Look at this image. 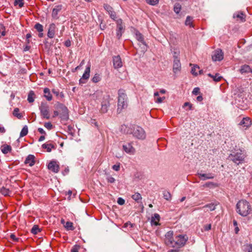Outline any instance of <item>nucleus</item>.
Wrapping results in <instances>:
<instances>
[{
	"label": "nucleus",
	"mask_w": 252,
	"mask_h": 252,
	"mask_svg": "<svg viewBox=\"0 0 252 252\" xmlns=\"http://www.w3.org/2000/svg\"><path fill=\"white\" fill-rule=\"evenodd\" d=\"M90 70H91V64H88L87 67L86 68V69L85 70V72L84 74H83V76L82 78L79 80L80 84H85L86 83V81L90 77Z\"/></svg>",
	"instance_id": "obj_8"
},
{
	"label": "nucleus",
	"mask_w": 252,
	"mask_h": 252,
	"mask_svg": "<svg viewBox=\"0 0 252 252\" xmlns=\"http://www.w3.org/2000/svg\"><path fill=\"white\" fill-rule=\"evenodd\" d=\"M64 45L65 46L68 47L71 46V41L69 40H67L64 42Z\"/></svg>",
	"instance_id": "obj_61"
},
{
	"label": "nucleus",
	"mask_w": 252,
	"mask_h": 252,
	"mask_svg": "<svg viewBox=\"0 0 252 252\" xmlns=\"http://www.w3.org/2000/svg\"><path fill=\"white\" fill-rule=\"evenodd\" d=\"M41 116L46 119H49L50 118L49 106L45 102H41L39 106Z\"/></svg>",
	"instance_id": "obj_5"
},
{
	"label": "nucleus",
	"mask_w": 252,
	"mask_h": 252,
	"mask_svg": "<svg viewBox=\"0 0 252 252\" xmlns=\"http://www.w3.org/2000/svg\"><path fill=\"white\" fill-rule=\"evenodd\" d=\"M236 210L237 212L241 216L246 217L252 211L251 206L247 200H241L237 203Z\"/></svg>",
	"instance_id": "obj_3"
},
{
	"label": "nucleus",
	"mask_w": 252,
	"mask_h": 252,
	"mask_svg": "<svg viewBox=\"0 0 252 252\" xmlns=\"http://www.w3.org/2000/svg\"><path fill=\"white\" fill-rule=\"evenodd\" d=\"M112 169L116 171H118L120 169V163H118L117 164H115L112 166Z\"/></svg>",
	"instance_id": "obj_50"
},
{
	"label": "nucleus",
	"mask_w": 252,
	"mask_h": 252,
	"mask_svg": "<svg viewBox=\"0 0 252 252\" xmlns=\"http://www.w3.org/2000/svg\"><path fill=\"white\" fill-rule=\"evenodd\" d=\"M64 226L67 230H73L75 229L73 223L70 221H67Z\"/></svg>",
	"instance_id": "obj_30"
},
{
	"label": "nucleus",
	"mask_w": 252,
	"mask_h": 252,
	"mask_svg": "<svg viewBox=\"0 0 252 252\" xmlns=\"http://www.w3.org/2000/svg\"><path fill=\"white\" fill-rule=\"evenodd\" d=\"M28 133V128L27 126H25L20 132V137H22L27 135Z\"/></svg>",
	"instance_id": "obj_34"
},
{
	"label": "nucleus",
	"mask_w": 252,
	"mask_h": 252,
	"mask_svg": "<svg viewBox=\"0 0 252 252\" xmlns=\"http://www.w3.org/2000/svg\"><path fill=\"white\" fill-rule=\"evenodd\" d=\"M103 7L104 9L107 11V12L108 13V14L110 12H111L113 10V8L109 5L107 4H104L103 5Z\"/></svg>",
	"instance_id": "obj_47"
},
{
	"label": "nucleus",
	"mask_w": 252,
	"mask_h": 252,
	"mask_svg": "<svg viewBox=\"0 0 252 252\" xmlns=\"http://www.w3.org/2000/svg\"><path fill=\"white\" fill-rule=\"evenodd\" d=\"M113 65L115 68H119L122 66V62L119 56L113 57Z\"/></svg>",
	"instance_id": "obj_16"
},
{
	"label": "nucleus",
	"mask_w": 252,
	"mask_h": 252,
	"mask_svg": "<svg viewBox=\"0 0 252 252\" xmlns=\"http://www.w3.org/2000/svg\"><path fill=\"white\" fill-rule=\"evenodd\" d=\"M165 99V97H158L157 98V99L156 100V102L158 103H161L163 100Z\"/></svg>",
	"instance_id": "obj_57"
},
{
	"label": "nucleus",
	"mask_w": 252,
	"mask_h": 252,
	"mask_svg": "<svg viewBox=\"0 0 252 252\" xmlns=\"http://www.w3.org/2000/svg\"><path fill=\"white\" fill-rule=\"evenodd\" d=\"M62 5H58L56 6L53 9L52 13V16L55 19H57L59 18L58 16V13L62 10Z\"/></svg>",
	"instance_id": "obj_17"
},
{
	"label": "nucleus",
	"mask_w": 252,
	"mask_h": 252,
	"mask_svg": "<svg viewBox=\"0 0 252 252\" xmlns=\"http://www.w3.org/2000/svg\"><path fill=\"white\" fill-rule=\"evenodd\" d=\"M240 71L242 74L249 73L251 71V68L249 65L245 64L241 66Z\"/></svg>",
	"instance_id": "obj_26"
},
{
	"label": "nucleus",
	"mask_w": 252,
	"mask_h": 252,
	"mask_svg": "<svg viewBox=\"0 0 252 252\" xmlns=\"http://www.w3.org/2000/svg\"><path fill=\"white\" fill-rule=\"evenodd\" d=\"M146 2L151 5H156L159 2V0H145Z\"/></svg>",
	"instance_id": "obj_44"
},
{
	"label": "nucleus",
	"mask_w": 252,
	"mask_h": 252,
	"mask_svg": "<svg viewBox=\"0 0 252 252\" xmlns=\"http://www.w3.org/2000/svg\"><path fill=\"white\" fill-rule=\"evenodd\" d=\"M0 192L4 196L9 195L10 191L9 189L2 187L0 189Z\"/></svg>",
	"instance_id": "obj_33"
},
{
	"label": "nucleus",
	"mask_w": 252,
	"mask_h": 252,
	"mask_svg": "<svg viewBox=\"0 0 252 252\" xmlns=\"http://www.w3.org/2000/svg\"><path fill=\"white\" fill-rule=\"evenodd\" d=\"M181 9V5L179 3H176L174 6V12L178 14L180 12Z\"/></svg>",
	"instance_id": "obj_35"
},
{
	"label": "nucleus",
	"mask_w": 252,
	"mask_h": 252,
	"mask_svg": "<svg viewBox=\"0 0 252 252\" xmlns=\"http://www.w3.org/2000/svg\"><path fill=\"white\" fill-rule=\"evenodd\" d=\"M208 75V76L212 78L213 79V80L216 82L220 81L221 79L222 78V77L220 76L219 73H216L215 75H213L211 73H209Z\"/></svg>",
	"instance_id": "obj_24"
},
{
	"label": "nucleus",
	"mask_w": 252,
	"mask_h": 252,
	"mask_svg": "<svg viewBox=\"0 0 252 252\" xmlns=\"http://www.w3.org/2000/svg\"><path fill=\"white\" fill-rule=\"evenodd\" d=\"M118 94V107L117 112L118 114H120L127 107V97L126 91L123 89L119 90Z\"/></svg>",
	"instance_id": "obj_2"
},
{
	"label": "nucleus",
	"mask_w": 252,
	"mask_h": 252,
	"mask_svg": "<svg viewBox=\"0 0 252 252\" xmlns=\"http://www.w3.org/2000/svg\"><path fill=\"white\" fill-rule=\"evenodd\" d=\"M35 95L33 91H31L30 92L28 96V101L29 102L32 103L34 101Z\"/></svg>",
	"instance_id": "obj_28"
},
{
	"label": "nucleus",
	"mask_w": 252,
	"mask_h": 252,
	"mask_svg": "<svg viewBox=\"0 0 252 252\" xmlns=\"http://www.w3.org/2000/svg\"><path fill=\"white\" fill-rule=\"evenodd\" d=\"M10 238L14 242H17L19 240V238H17L14 234H11Z\"/></svg>",
	"instance_id": "obj_58"
},
{
	"label": "nucleus",
	"mask_w": 252,
	"mask_h": 252,
	"mask_svg": "<svg viewBox=\"0 0 252 252\" xmlns=\"http://www.w3.org/2000/svg\"><path fill=\"white\" fill-rule=\"evenodd\" d=\"M107 180L108 182L110 183H113L115 181V179L113 177L110 176H109L107 178Z\"/></svg>",
	"instance_id": "obj_55"
},
{
	"label": "nucleus",
	"mask_w": 252,
	"mask_h": 252,
	"mask_svg": "<svg viewBox=\"0 0 252 252\" xmlns=\"http://www.w3.org/2000/svg\"><path fill=\"white\" fill-rule=\"evenodd\" d=\"M40 231V229H39L38 226L37 225H34L32 227V230H31V232L32 233H33V234H36Z\"/></svg>",
	"instance_id": "obj_40"
},
{
	"label": "nucleus",
	"mask_w": 252,
	"mask_h": 252,
	"mask_svg": "<svg viewBox=\"0 0 252 252\" xmlns=\"http://www.w3.org/2000/svg\"><path fill=\"white\" fill-rule=\"evenodd\" d=\"M34 28L39 32H42L43 31V26L41 24H40L39 23H36L34 25Z\"/></svg>",
	"instance_id": "obj_37"
},
{
	"label": "nucleus",
	"mask_w": 252,
	"mask_h": 252,
	"mask_svg": "<svg viewBox=\"0 0 252 252\" xmlns=\"http://www.w3.org/2000/svg\"><path fill=\"white\" fill-rule=\"evenodd\" d=\"M52 93L55 94L57 96H58L59 95L60 92L58 90L54 89L52 90Z\"/></svg>",
	"instance_id": "obj_59"
},
{
	"label": "nucleus",
	"mask_w": 252,
	"mask_h": 252,
	"mask_svg": "<svg viewBox=\"0 0 252 252\" xmlns=\"http://www.w3.org/2000/svg\"><path fill=\"white\" fill-rule=\"evenodd\" d=\"M110 105L109 95H106L105 96H104L101 102V108L99 110V112L102 114L107 113Z\"/></svg>",
	"instance_id": "obj_6"
},
{
	"label": "nucleus",
	"mask_w": 252,
	"mask_h": 252,
	"mask_svg": "<svg viewBox=\"0 0 252 252\" xmlns=\"http://www.w3.org/2000/svg\"><path fill=\"white\" fill-rule=\"evenodd\" d=\"M43 92L44 94V97L48 101H51L52 99V95L50 93V89L46 88L44 89Z\"/></svg>",
	"instance_id": "obj_22"
},
{
	"label": "nucleus",
	"mask_w": 252,
	"mask_h": 252,
	"mask_svg": "<svg viewBox=\"0 0 252 252\" xmlns=\"http://www.w3.org/2000/svg\"><path fill=\"white\" fill-rule=\"evenodd\" d=\"M211 227H212L211 224H208L205 225L203 226V228L205 231H208L211 229Z\"/></svg>",
	"instance_id": "obj_54"
},
{
	"label": "nucleus",
	"mask_w": 252,
	"mask_h": 252,
	"mask_svg": "<svg viewBox=\"0 0 252 252\" xmlns=\"http://www.w3.org/2000/svg\"><path fill=\"white\" fill-rule=\"evenodd\" d=\"M189 240L186 234H179L174 238L173 232L169 231L165 235L164 242L166 246L177 249L183 247Z\"/></svg>",
	"instance_id": "obj_1"
},
{
	"label": "nucleus",
	"mask_w": 252,
	"mask_h": 252,
	"mask_svg": "<svg viewBox=\"0 0 252 252\" xmlns=\"http://www.w3.org/2000/svg\"><path fill=\"white\" fill-rule=\"evenodd\" d=\"M125 227H127L128 226H130L131 227L133 226V224H132L130 222L128 221L126 222L124 224Z\"/></svg>",
	"instance_id": "obj_63"
},
{
	"label": "nucleus",
	"mask_w": 252,
	"mask_h": 252,
	"mask_svg": "<svg viewBox=\"0 0 252 252\" xmlns=\"http://www.w3.org/2000/svg\"><path fill=\"white\" fill-rule=\"evenodd\" d=\"M245 252H252V244H246L244 246Z\"/></svg>",
	"instance_id": "obj_39"
},
{
	"label": "nucleus",
	"mask_w": 252,
	"mask_h": 252,
	"mask_svg": "<svg viewBox=\"0 0 252 252\" xmlns=\"http://www.w3.org/2000/svg\"><path fill=\"white\" fill-rule=\"evenodd\" d=\"M185 25L189 26L190 27H193L194 26L192 23V17L189 16H187L185 21Z\"/></svg>",
	"instance_id": "obj_31"
},
{
	"label": "nucleus",
	"mask_w": 252,
	"mask_h": 252,
	"mask_svg": "<svg viewBox=\"0 0 252 252\" xmlns=\"http://www.w3.org/2000/svg\"><path fill=\"white\" fill-rule=\"evenodd\" d=\"M229 158H231V160L236 163L237 164H239L241 163L244 159L245 155L240 151L239 152H237L236 153H234L230 155Z\"/></svg>",
	"instance_id": "obj_7"
},
{
	"label": "nucleus",
	"mask_w": 252,
	"mask_h": 252,
	"mask_svg": "<svg viewBox=\"0 0 252 252\" xmlns=\"http://www.w3.org/2000/svg\"><path fill=\"white\" fill-rule=\"evenodd\" d=\"M199 69L200 68L197 65H195L191 68V72L193 75L196 76L198 74L197 71H198Z\"/></svg>",
	"instance_id": "obj_42"
},
{
	"label": "nucleus",
	"mask_w": 252,
	"mask_h": 252,
	"mask_svg": "<svg viewBox=\"0 0 252 252\" xmlns=\"http://www.w3.org/2000/svg\"><path fill=\"white\" fill-rule=\"evenodd\" d=\"M135 36L136 39L141 43L140 46H142L141 48L143 49V51L146 50L147 49V45L144 41V39L143 35L139 32H136L135 33Z\"/></svg>",
	"instance_id": "obj_12"
},
{
	"label": "nucleus",
	"mask_w": 252,
	"mask_h": 252,
	"mask_svg": "<svg viewBox=\"0 0 252 252\" xmlns=\"http://www.w3.org/2000/svg\"><path fill=\"white\" fill-rule=\"evenodd\" d=\"M0 33H1V35L3 36L6 35L5 27L2 24H0Z\"/></svg>",
	"instance_id": "obj_43"
},
{
	"label": "nucleus",
	"mask_w": 252,
	"mask_h": 252,
	"mask_svg": "<svg viewBox=\"0 0 252 252\" xmlns=\"http://www.w3.org/2000/svg\"><path fill=\"white\" fill-rule=\"evenodd\" d=\"M101 80V77L98 74H95L94 76L92 79V81L94 83H97Z\"/></svg>",
	"instance_id": "obj_41"
},
{
	"label": "nucleus",
	"mask_w": 252,
	"mask_h": 252,
	"mask_svg": "<svg viewBox=\"0 0 252 252\" xmlns=\"http://www.w3.org/2000/svg\"><path fill=\"white\" fill-rule=\"evenodd\" d=\"M67 131L69 134L71 135H73L74 130L73 127L71 126H67Z\"/></svg>",
	"instance_id": "obj_53"
},
{
	"label": "nucleus",
	"mask_w": 252,
	"mask_h": 252,
	"mask_svg": "<svg viewBox=\"0 0 252 252\" xmlns=\"http://www.w3.org/2000/svg\"><path fill=\"white\" fill-rule=\"evenodd\" d=\"M199 178L203 177V179H202L203 180H205L206 179H213L214 177V176L212 173H209V174H201V173H198Z\"/></svg>",
	"instance_id": "obj_25"
},
{
	"label": "nucleus",
	"mask_w": 252,
	"mask_h": 252,
	"mask_svg": "<svg viewBox=\"0 0 252 252\" xmlns=\"http://www.w3.org/2000/svg\"><path fill=\"white\" fill-rule=\"evenodd\" d=\"M239 125L247 128L252 125V121L249 117L244 118L239 123Z\"/></svg>",
	"instance_id": "obj_18"
},
{
	"label": "nucleus",
	"mask_w": 252,
	"mask_h": 252,
	"mask_svg": "<svg viewBox=\"0 0 252 252\" xmlns=\"http://www.w3.org/2000/svg\"><path fill=\"white\" fill-rule=\"evenodd\" d=\"M124 30V26L123 25L122 20L121 19L117 21V36L119 39L122 35V32Z\"/></svg>",
	"instance_id": "obj_14"
},
{
	"label": "nucleus",
	"mask_w": 252,
	"mask_h": 252,
	"mask_svg": "<svg viewBox=\"0 0 252 252\" xmlns=\"http://www.w3.org/2000/svg\"><path fill=\"white\" fill-rule=\"evenodd\" d=\"M109 14L112 19L115 20L116 18V12L114 11H112L111 12L109 13Z\"/></svg>",
	"instance_id": "obj_52"
},
{
	"label": "nucleus",
	"mask_w": 252,
	"mask_h": 252,
	"mask_svg": "<svg viewBox=\"0 0 252 252\" xmlns=\"http://www.w3.org/2000/svg\"><path fill=\"white\" fill-rule=\"evenodd\" d=\"M163 197L166 200H170L171 199V195L170 193L167 191H164L163 192Z\"/></svg>",
	"instance_id": "obj_36"
},
{
	"label": "nucleus",
	"mask_w": 252,
	"mask_h": 252,
	"mask_svg": "<svg viewBox=\"0 0 252 252\" xmlns=\"http://www.w3.org/2000/svg\"><path fill=\"white\" fill-rule=\"evenodd\" d=\"M48 168L54 173H58L60 169L59 165L57 164V162L55 161H50L48 164Z\"/></svg>",
	"instance_id": "obj_13"
},
{
	"label": "nucleus",
	"mask_w": 252,
	"mask_h": 252,
	"mask_svg": "<svg viewBox=\"0 0 252 252\" xmlns=\"http://www.w3.org/2000/svg\"><path fill=\"white\" fill-rule=\"evenodd\" d=\"M44 126L49 130H50L53 127V125L50 122L45 123L44 124Z\"/></svg>",
	"instance_id": "obj_49"
},
{
	"label": "nucleus",
	"mask_w": 252,
	"mask_h": 252,
	"mask_svg": "<svg viewBox=\"0 0 252 252\" xmlns=\"http://www.w3.org/2000/svg\"><path fill=\"white\" fill-rule=\"evenodd\" d=\"M167 252H179V249L175 248V249L170 250Z\"/></svg>",
	"instance_id": "obj_64"
},
{
	"label": "nucleus",
	"mask_w": 252,
	"mask_h": 252,
	"mask_svg": "<svg viewBox=\"0 0 252 252\" xmlns=\"http://www.w3.org/2000/svg\"><path fill=\"white\" fill-rule=\"evenodd\" d=\"M181 63L180 60L177 58L175 57L173 61V70L174 73H176L180 70L181 69Z\"/></svg>",
	"instance_id": "obj_15"
},
{
	"label": "nucleus",
	"mask_w": 252,
	"mask_h": 252,
	"mask_svg": "<svg viewBox=\"0 0 252 252\" xmlns=\"http://www.w3.org/2000/svg\"><path fill=\"white\" fill-rule=\"evenodd\" d=\"M217 205V203H211L205 205V206H204L202 207V208H208L210 211H212L216 209V207Z\"/></svg>",
	"instance_id": "obj_29"
},
{
	"label": "nucleus",
	"mask_w": 252,
	"mask_h": 252,
	"mask_svg": "<svg viewBox=\"0 0 252 252\" xmlns=\"http://www.w3.org/2000/svg\"><path fill=\"white\" fill-rule=\"evenodd\" d=\"M199 93H200V89L198 87L195 88L192 91V94H194V95H197Z\"/></svg>",
	"instance_id": "obj_51"
},
{
	"label": "nucleus",
	"mask_w": 252,
	"mask_h": 252,
	"mask_svg": "<svg viewBox=\"0 0 252 252\" xmlns=\"http://www.w3.org/2000/svg\"><path fill=\"white\" fill-rule=\"evenodd\" d=\"M234 17L239 18L242 22L245 21V16L242 13L237 14V15H234Z\"/></svg>",
	"instance_id": "obj_45"
},
{
	"label": "nucleus",
	"mask_w": 252,
	"mask_h": 252,
	"mask_svg": "<svg viewBox=\"0 0 252 252\" xmlns=\"http://www.w3.org/2000/svg\"><path fill=\"white\" fill-rule=\"evenodd\" d=\"M124 150L128 154H134L135 152L134 148L132 146L131 144L127 143V144L124 145L123 146Z\"/></svg>",
	"instance_id": "obj_19"
},
{
	"label": "nucleus",
	"mask_w": 252,
	"mask_h": 252,
	"mask_svg": "<svg viewBox=\"0 0 252 252\" xmlns=\"http://www.w3.org/2000/svg\"><path fill=\"white\" fill-rule=\"evenodd\" d=\"M15 5H18L20 8L24 6V0H15Z\"/></svg>",
	"instance_id": "obj_46"
},
{
	"label": "nucleus",
	"mask_w": 252,
	"mask_h": 252,
	"mask_svg": "<svg viewBox=\"0 0 252 252\" xmlns=\"http://www.w3.org/2000/svg\"><path fill=\"white\" fill-rule=\"evenodd\" d=\"M212 58L214 61H220L223 58V53L221 50L218 49L214 51Z\"/></svg>",
	"instance_id": "obj_10"
},
{
	"label": "nucleus",
	"mask_w": 252,
	"mask_h": 252,
	"mask_svg": "<svg viewBox=\"0 0 252 252\" xmlns=\"http://www.w3.org/2000/svg\"><path fill=\"white\" fill-rule=\"evenodd\" d=\"M117 202L119 205H122L125 204V201L123 198L120 197L118 198Z\"/></svg>",
	"instance_id": "obj_56"
},
{
	"label": "nucleus",
	"mask_w": 252,
	"mask_h": 252,
	"mask_svg": "<svg viewBox=\"0 0 252 252\" xmlns=\"http://www.w3.org/2000/svg\"><path fill=\"white\" fill-rule=\"evenodd\" d=\"M34 158H35V157H34V156L30 155L26 158V159L25 161V163L26 164H29V166H32L35 163Z\"/></svg>",
	"instance_id": "obj_20"
},
{
	"label": "nucleus",
	"mask_w": 252,
	"mask_h": 252,
	"mask_svg": "<svg viewBox=\"0 0 252 252\" xmlns=\"http://www.w3.org/2000/svg\"><path fill=\"white\" fill-rule=\"evenodd\" d=\"M131 198L134 200L137 203H142L141 200H142V196L141 195L138 193L136 192L133 195L131 196Z\"/></svg>",
	"instance_id": "obj_23"
},
{
	"label": "nucleus",
	"mask_w": 252,
	"mask_h": 252,
	"mask_svg": "<svg viewBox=\"0 0 252 252\" xmlns=\"http://www.w3.org/2000/svg\"><path fill=\"white\" fill-rule=\"evenodd\" d=\"M57 109L61 112V114L64 118L68 117V109L67 107L63 104L58 102L57 104Z\"/></svg>",
	"instance_id": "obj_9"
},
{
	"label": "nucleus",
	"mask_w": 252,
	"mask_h": 252,
	"mask_svg": "<svg viewBox=\"0 0 252 252\" xmlns=\"http://www.w3.org/2000/svg\"><path fill=\"white\" fill-rule=\"evenodd\" d=\"M160 217L158 214H155L154 216L152 218L151 222L155 225L158 224V221L159 220Z\"/></svg>",
	"instance_id": "obj_27"
},
{
	"label": "nucleus",
	"mask_w": 252,
	"mask_h": 252,
	"mask_svg": "<svg viewBox=\"0 0 252 252\" xmlns=\"http://www.w3.org/2000/svg\"><path fill=\"white\" fill-rule=\"evenodd\" d=\"M80 249V246L79 245H75L72 248L71 252H78Z\"/></svg>",
	"instance_id": "obj_48"
},
{
	"label": "nucleus",
	"mask_w": 252,
	"mask_h": 252,
	"mask_svg": "<svg viewBox=\"0 0 252 252\" xmlns=\"http://www.w3.org/2000/svg\"><path fill=\"white\" fill-rule=\"evenodd\" d=\"M42 148L46 149L47 151L50 152L51 151L52 148H55L54 145L52 144H44L42 146Z\"/></svg>",
	"instance_id": "obj_32"
},
{
	"label": "nucleus",
	"mask_w": 252,
	"mask_h": 252,
	"mask_svg": "<svg viewBox=\"0 0 252 252\" xmlns=\"http://www.w3.org/2000/svg\"><path fill=\"white\" fill-rule=\"evenodd\" d=\"M19 109L18 108L14 109L13 114L14 116L17 117L18 119H21L22 117V115L19 113Z\"/></svg>",
	"instance_id": "obj_38"
},
{
	"label": "nucleus",
	"mask_w": 252,
	"mask_h": 252,
	"mask_svg": "<svg viewBox=\"0 0 252 252\" xmlns=\"http://www.w3.org/2000/svg\"><path fill=\"white\" fill-rule=\"evenodd\" d=\"M57 31V28L56 25L54 23H52L49 25L47 36L49 38H53L55 36L56 32Z\"/></svg>",
	"instance_id": "obj_11"
},
{
	"label": "nucleus",
	"mask_w": 252,
	"mask_h": 252,
	"mask_svg": "<svg viewBox=\"0 0 252 252\" xmlns=\"http://www.w3.org/2000/svg\"><path fill=\"white\" fill-rule=\"evenodd\" d=\"M0 149L3 154H7L11 151L12 148L10 145L4 144L1 146Z\"/></svg>",
	"instance_id": "obj_21"
},
{
	"label": "nucleus",
	"mask_w": 252,
	"mask_h": 252,
	"mask_svg": "<svg viewBox=\"0 0 252 252\" xmlns=\"http://www.w3.org/2000/svg\"><path fill=\"white\" fill-rule=\"evenodd\" d=\"M126 134H132L133 136L139 139H144L146 134L144 129L138 126H134L130 129H128Z\"/></svg>",
	"instance_id": "obj_4"
},
{
	"label": "nucleus",
	"mask_w": 252,
	"mask_h": 252,
	"mask_svg": "<svg viewBox=\"0 0 252 252\" xmlns=\"http://www.w3.org/2000/svg\"><path fill=\"white\" fill-rule=\"evenodd\" d=\"M189 106V109L191 110L192 108V105L188 102H185L184 104V107Z\"/></svg>",
	"instance_id": "obj_60"
},
{
	"label": "nucleus",
	"mask_w": 252,
	"mask_h": 252,
	"mask_svg": "<svg viewBox=\"0 0 252 252\" xmlns=\"http://www.w3.org/2000/svg\"><path fill=\"white\" fill-rule=\"evenodd\" d=\"M38 131H39V132H40L41 134H46V132L44 130V129L42 128H38Z\"/></svg>",
	"instance_id": "obj_62"
}]
</instances>
